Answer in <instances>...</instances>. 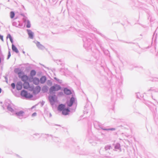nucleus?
Instances as JSON below:
<instances>
[{
    "mask_svg": "<svg viewBox=\"0 0 158 158\" xmlns=\"http://www.w3.org/2000/svg\"><path fill=\"white\" fill-rule=\"evenodd\" d=\"M10 41L11 42V43H12L13 42V40H12V38H10Z\"/></svg>",
    "mask_w": 158,
    "mask_h": 158,
    "instance_id": "nucleus-27",
    "label": "nucleus"
},
{
    "mask_svg": "<svg viewBox=\"0 0 158 158\" xmlns=\"http://www.w3.org/2000/svg\"><path fill=\"white\" fill-rule=\"evenodd\" d=\"M22 96L25 97L27 98H31L33 96L30 93H28L25 90H22L21 93Z\"/></svg>",
    "mask_w": 158,
    "mask_h": 158,
    "instance_id": "nucleus-3",
    "label": "nucleus"
},
{
    "mask_svg": "<svg viewBox=\"0 0 158 158\" xmlns=\"http://www.w3.org/2000/svg\"><path fill=\"white\" fill-rule=\"evenodd\" d=\"M24 112L23 111H20L16 113L15 114L18 116H22Z\"/></svg>",
    "mask_w": 158,
    "mask_h": 158,
    "instance_id": "nucleus-17",
    "label": "nucleus"
},
{
    "mask_svg": "<svg viewBox=\"0 0 158 158\" xmlns=\"http://www.w3.org/2000/svg\"><path fill=\"white\" fill-rule=\"evenodd\" d=\"M32 81L33 83L36 85H38L40 82L39 79L36 77L34 78L33 79Z\"/></svg>",
    "mask_w": 158,
    "mask_h": 158,
    "instance_id": "nucleus-12",
    "label": "nucleus"
},
{
    "mask_svg": "<svg viewBox=\"0 0 158 158\" xmlns=\"http://www.w3.org/2000/svg\"><path fill=\"white\" fill-rule=\"evenodd\" d=\"M12 48L13 51L15 52L16 53H18L19 52L18 50L14 45H12Z\"/></svg>",
    "mask_w": 158,
    "mask_h": 158,
    "instance_id": "nucleus-16",
    "label": "nucleus"
},
{
    "mask_svg": "<svg viewBox=\"0 0 158 158\" xmlns=\"http://www.w3.org/2000/svg\"><path fill=\"white\" fill-rule=\"evenodd\" d=\"M110 130H115V129L114 128H112V129H110Z\"/></svg>",
    "mask_w": 158,
    "mask_h": 158,
    "instance_id": "nucleus-29",
    "label": "nucleus"
},
{
    "mask_svg": "<svg viewBox=\"0 0 158 158\" xmlns=\"http://www.w3.org/2000/svg\"><path fill=\"white\" fill-rule=\"evenodd\" d=\"M15 72L17 73L19 75V77H20L21 75H22L24 74L23 72L20 71V70L19 69H15Z\"/></svg>",
    "mask_w": 158,
    "mask_h": 158,
    "instance_id": "nucleus-5",
    "label": "nucleus"
},
{
    "mask_svg": "<svg viewBox=\"0 0 158 158\" xmlns=\"http://www.w3.org/2000/svg\"><path fill=\"white\" fill-rule=\"evenodd\" d=\"M36 44L37 47L40 49L43 50L45 48L39 42H37Z\"/></svg>",
    "mask_w": 158,
    "mask_h": 158,
    "instance_id": "nucleus-11",
    "label": "nucleus"
},
{
    "mask_svg": "<svg viewBox=\"0 0 158 158\" xmlns=\"http://www.w3.org/2000/svg\"><path fill=\"white\" fill-rule=\"evenodd\" d=\"M31 76H34L36 74V72L34 70H32L31 72Z\"/></svg>",
    "mask_w": 158,
    "mask_h": 158,
    "instance_id": "nucleus-19",
    "label": "nucleus"
},
{
    "mask_svg": "<svg viewBox=\"0 0 158 158\" xmlns=\"http://www.w3.org/2000/svg\"><path fill=\"white\" fill-rule=\"evenodd\" d=\"M46 80V77L44 76H43L40 79V82L41 83H44L45 82Z\"/></svg>",
    "mask_w": 158,
    "mask_h": 158,
    "instance_id": "nucleus-14",
    "label": "nucleus"
},
{
    "mask_svg": "<svg viewBox=\"0 0 158 158\" xmlns=\"http://www.w3.org/2000/svg\"><path fill=\"white\" fill-rule=\"evenodd\" d=\"M7 109L8 110L11 111V112H12L14 111V110L13 109H12V108L10 106H8L7 107Z\"/></svg>",
    "mask_w": 158,
    "mask_h": 158,
    "instance_id": "nucleus-21",
    "label": "nucleus"
},
{
    "mask_svg": "<svg viewBox=\"0 0 158 158\" xmlns=\"http://www.w3.org/2000/svg\"><path fill=\"white\" fill-rule=\"evenodd\" d=\"M55 95L50 96L49 97V100L52 104H53L55 101Z\"/></svg>",
    "mask_w": 158,
    "mask_h": 158,
    "instance_id": "nucleus-4",
    "label": "nucleus"
},
{
    "mask_svg": "<svg viewBox=\"0 0 158 158\" xmlns=\"http://www.w3.org/2000/svg\"><path fill=\"white\" fill-rule=\"evenodd\" d=\"M9 37L10 39V38H11L12 37L10 34H8L7 35V38Z\"/></svg>",
    "mask_w": 158,
    "mask_h": 158,
    "instance_id": "nucleus-25",
    "label": "nucleus"
},
{
    "mask_svg": "<svg viewBox=\"0 0 158 158\" xmlns=\"http://www.w3.org/2000/svg\"><path fill=\"white\" fill-rule=\"evenodd\" d=\"M60 85H56L52 86L49 89V92L50 93L59 90L60 89Z\"/></svg>",
    "mask_w": 158,
    "mask_h": 158,
    "instance_id": "nucleus-2",
    "label": "nucleus"
},
{
    "mask_svg": "<svg viewBox=\"0 0 158 158\" xmlns=\"http://www.w3.org/2000/svg\"><path fill=\"white\" fill-rule=\"evenodd\" d=\"M58 110L60 111H62V113L63 115H67L70 112L69 109L65 108V105L63 104L60 105L58 107Z\"/></svg>",
    "mask_w": 158,
    "mask_h": 158,
    "instance_id": "nucleus-1",
    "label": "nucleus"
},
{
    "mask_svg": "<svg viewBox=\"0 0 158 158\" xmlns=\"http://www.w3.org/2000/svg\"><path fill=\"white\" fill-rule=\"evenodd\" d=\"M1 92V89L0 88V93Z\"/></svg>",
    "mask_w": 158,
    "mask_h": 158,
    "instance_id": "nucleus-30",
    "label": "nucleus"
},
{
    "mask_svg": "<svg viewBox=\"0 0 158 158\" xmlns=\"http://www.w3.org/2000/svg\"><path fill=\"white\" fill-rule=\"evenodd\" d=\"M64 92L65 94L68 95L71 94V91L67 89H64Z\"/></svg>",
    "mask_w": 158,
    "mask_h": 158,
    "instance_id": "nucleus-15",
    "label": "nucleus"
},
{
    "mask_svg": "<svg viewBox=\"0 0 158 158\" xmlns=\"http://www.w3.org/2000/svg\"><path fill=\"white\" fill-rule=\"evenodd\" d=\"M47 88H48V87H47V86H44L43 87V89H47Z\"/></svg>",
    "mask_w": 158,
    "mask_h": 158,
    "instance_id": "nucleus-26",
    "label": "nucleus"
},
{
    "mask_svg": "<svg viewBox=\"0 0 158 158\" xmlns=\"http://www.w3.org/2000/svg\"><path fill=\"white\" fill-rule=\"evenodd\" d=\"M36 113H34L32 114V115L33 116H34L35 115H36Z\"/></svg>",
    "mask_w": 158,
    "mask_h": 158,
    "instance_id": "nucleus-28",
    "label": "nucleus"
},
{
    "mask_svg": "<svg viewBox=\"0 0 158 158\" xmlns=\"http://www.w3.org/2000/svg\"><path fill=\"white\" fill-rule=\"evenodd\" d=\"M54 78H55V79H56V78H55V77Z\"/></svg>",
    "mask_w": 158,
    "mask_h": 158,
    "instance_id": "nucleus-31",
    "label": "nucleus"
},
{
    "mask_svg": "<svg viewBox=\"0 0 158 158\" xmlns=\"http://www.w3.org/2000/svg\"><path fill=\"white\" fill-rule=\"evenodd\" d=\"M19 77L21 78V80L23 81L24 82L26 81L28 79V77L27 75H25L23 74L22 75H21V77Z\"/></svg>",
    "mask_w": 158,
    "mask_h": 158,
    "instance_id": "nucleus-6",
    "label": "nucleus"
},
{
    "mask_svg": "<svg viewBox=\"0 0 158 158\" xmlns=\"http://www.w3.org/2000/svg\"><path fill=\"white\" fill-rule=\"evenodd\" d=\"M40 87L39 86H37L34 89L33 93L35 94H38L40 91Z\"/></svg>",
    "mask_w": 158,
    "mask_h": 158,
    "instance_id": "nucleus-7",
    "label": "nucleus"
},
{
    "mask_svg": "<svg viewBox=\"0 0 158 158\" xmlns=\"http://www.w3.org/2000/svg\"><path fill=\"white\" fill-rule=\"evenodd\" d=\"M0 39L2 41H3V36L0 35Z\"/></svg>",
    "mask_w": 158,
    "mask_h": 158,
    "instance_id": "nucleus-24",
    "label": "nucleus"
},
{
    "mask_svg": "<svg viewBox=\"0 0 158 158\" xmlns=\"http://www.w3.org/2000/svg\"><path fill=\"white\" fill-rule=\"evenodd\" d=\"M16 88L18 90H21L22 88V84L21 82H18L16 85Z\"/></svg>",
    "mask_w": 158,
    "mask_h": 158,
    "instance_id": "nucleus-9",
    "label": "nucleus"
},
{
    "mask_svg": "<svg viewBox=\"0 0 158 158\" xmlns=\"http://www.w3.org/2000/svg\"><path fill=\"white\" fill-rule=\"evenodd\" d=\"M23 87L25 89H28L30 87L29 83L27 81L24 82L23 84Z\"/></svg>",
    "mask_w": 158,
    "mask_h": 158,
    "instance_id": "nucleus-13",
    "label": "nucleus"
},
{
    "mask_svg": "<svg viewBox=\"0 0 158 158\" xmlns=\"http://www.w3.org/2000/svg\"><path fill=\"white\" fill-rule=\"evenodd\" d=\"M75 101V98L73 97H72L70 99V102L68 104L69 106L70 107L72 106L73 103Z\"/></svg>",
    "mask_w": 158,
    "mask_h": 158,
    "instance_id": "nucleus-10",
    "label": "nucleus"
},
{
    "mask_svg": "<svg viewBox=\"0 0 158 158\" xmlns=\"http://www.w3.org/2000/svg\"><path fill=\"white\" fill-rule=\"evenodd\" d=\"M11 86L13 89H14L15 87V85L14 83H12L11 84Z\"/></svg>",
    "mask_w": 158,
    "mask_h": 158,
    "instance_id": "nucleus-22",
    "label": "nucleus"
},
{
    "mask_svg": "<svg viewBox=\"0 0 158 158\" xmlns=\"http://www.w3.org/2000/svg\"><path fill=\"white\" fill-rule=\"evenodd\" d=\"M15 14L14 12L13 11H11L10 13V17L12 19L15 16Z\"/></svg>",
    "mask_w": 158,
    "mask_h": 158,
    "instance_id": "nucleus-18",
    "label": "nucleus"
},
{
    "mask_svg": "<svg viewBox=\"0 0 158 158\" xmlns=\"http://www.w3.org/2000/svg\"><path fill=\"white\" fill-rule=\"evenodd\" d=\"M27 31L29 37L30 39H33V33L31 30L29 29H27Z\"/></svg>",
    "mask_w": 158,
    "mask_h": 158,
    "instance_id": "nucleus-8",
    "label": "nucleus"
},
{
    "mask_svg": "<svg viewBox=\"0 0 158 158\" xmlns=\"http://www.w3.org/2000/svg\"><path fill=\"white\" fill-rule=\"evenodd\" d=\"M26 27L27 28H30L31 27V24L29 20H27V24L26 25Z\"/></svg>",
    "mask_w": 158,
    "mask_h": 158,
    "instance_id": "nucleus-20",
    "label": "nucleus"
},
{
    "mask_svg": "<svg viewBox=\"0 0 158 158\" xmlns=\"http://www.w3.org/2000/svg\"><path fill=\"white\" fill-rule=\"evenodd\" d=\"M10 56H11V55H10V51H9L8 52V58H7L8 59L10 58Z\"/></svg>",
    "mask_w": 158,
    "mask_h": 158,
    "instance_id": "nucleus-23",
    "label": "nucleus"
}]
</instances>
